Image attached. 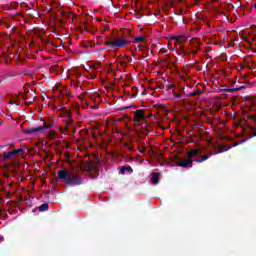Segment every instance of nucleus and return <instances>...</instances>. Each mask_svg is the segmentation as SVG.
Segmentation results:
<instances>
[{
	"mask_svg": "<svg viewBox=\"0 0 256 256\" xmlns=\"http://www.w3.org/2000/svg\"><path fill=\"white\" fill-rule=\"evenodd\" d=\"M58 179L65 185H71V187H77L83 185V179L79 174L69 172L67 169L58 171Z\"/></svg>",
	"mask_w": 256,
	"mask_h": 256,
	"instance_id": "nucleus-1",
	"label": "nucleus"
},
{
	"mask_svg": "<svg viewBox=\"0 0 256 256\" xmlns=\"http://www.w3.org/2000/svg\"><path fill=\"white\" fill-rule=\"evenodd\" d=\"M62 7L63 6L59 2L50 1V8L48 9V11H55V9H57V11H60V15L62 17L60 19V23L62 25H65V23H67V21H75V19H77V14L66 13L63 11Z\"/></svg>",
	"mask_w": 256,
	"mask_h": 256,
	"instance_id": "nucleus-2",
	"label": "nucleus"
},
{
	"mask_svg": "<svg viewBox=\"0 0 256 256\" xmlns=\"http://www.w3.org/2000/svg\"><path fill=\"white\" fill-rule=\"evenodd\" d=\"M54 121L48 120L47 123H43L42 126H38L36 128H30L24 130V135H31V133H41V131L49 130L53 127Z\"/></svg>",
	"mask_w": 256,
	"mask_h": 256,
	"instance_id": "nucleus-3",
	"label": "nucleus"
},
{
	"mask_svg": "<svg viewBox=\"0 0 256 256\" xmlns=\"http://www.w3.org/2000/svg\"><path fill=\"white\" fill-rule=\"evenodd\" d=\"M131 43V40L127 39H116V40H108L105 42V45H108L112 49H123V47H127Z\"/></svg>",
	"mask_w": 256,
	"mask_h": 256,
	"instance_id": "nucleus-4",
	"label": "nucleus"
},
{
	"mask_svg": "<svg viewBox=\"0 0 256 256\" xmlns=\"http://www.w3.org/2000/svg\"><path fill=\"white\" fill-rule=\"evenodd\" d=\"M176 45L179 47V49L182 50V53H184L185 55H187V51L184 48V43H187V41H189V38L187 36H176Z\"/></svg>",
	"mask_w": 256,
	"mask_h": 256,
	"instance_id": "nucleus-5",
	"label": "nucleus"
},
{
	"mask_svg": "<svg viewBox=\"0 0 256 256\" xmlns=\"http://www.w3.org/2000/svg\"><path fill=\"white\" fill-rule=\"evenodd\" d=\"M190 45L192 48H189L188 50H186L187 51L186 55H189V53H191L193 57H195V55H197V51H199L201 46L199 45V42L196 40H191Z\"/></svg>",
	"mask_w": 256,
	"mask_h": 256,
	"instance_id": "nucleus-6",
	"label": "nucleus"
},
{
	"mask_svg": "<svg viewBox=\"0 0 256 256\" xmlns=\"http://www.w3.org/2000/svg\"><path fill=\"white\" fill-rule=\"evenodd\" d=\"M177 165L178 167H183L184 169H191L193 167V160L187 157L186 159L178 161Z\"/></svg>",
	"mask_w": 256,
	"mask_h": 256,
	"instance_id": "nucleus-7",
	"label": "nucleus"
},
{
	"mask_svg": "<svg viewBox=\"0 0 256 256\" xmlns=\"http://www.w3.org/2000/svg\"><path fill=\"white\" fill-rule=\"evenodd\" d=\"M141 119H145V111L143 109L134 112V123H141Z\"/></svg>",
	"mask_w": 256,
	"mask_h": 256,
	"instance_id": "nucleus-8",
	"label": "nucleus"
},
{
	"mask_svg": "<svg viewBox=\"0 0 256 256\" xmlns=\"http://www.w3.org/2000/svg\"><path fill=\"white\" fill-rule=\"evenodd\" d=\"M2 155H3V156H2V161H3V163H5V161H6L7 159H15V155L13 154V151L4 152Z\"/></svg>",
	"mask_w": 256,
	"mask_h": 256,
	"instance_id": "nucleus-9",
	"label": "nucleus"
},
{
	"mask_svg": "<svg viewBox=\"0 0 256 256\" xmlns=\"http://www.w3.org/2000/svg\"><path fill=\"white\" fill-rule=\"evenodd\" d=\"M200 153L201 151L199 149H193L187 153V157L193 160V157H197V155H199Z\"/></svg>",
	"mask_w": 256,
	"mask_h": 256,
	"instance_id": "nucleus-10",
	"label": "nucleus"
},
{
	"mask_svg": "<svg viewBox=\"0 0 256 256\" xmlns=\"http://www.w3.org/2000/svg\"><path fill=\"white\" fill-rule=\"evenodd\" d=\"M65 117H67L66 123H68V125L71 126L73 129V127H75V125H73L74 121H73V117L71 116V112L66 111Z\"/></svg>",
	"mask_w": 256,
	"mask_h": 256,
	"instance_id": "nucleus-11",
	"label": "nucleus"
},
{
	"mask_svg": "<svg viewBox=\"0 0 256 256\" xmlns=\"http://www.w3.org/2000/svg\"><path fill=\"white\" fill-rule=\"evenodd\" d=\"M147 41V38L145 36H138L132 40V43L139 44V43H145Z\"/></svg>",
	"mask_w": 256,
	"mask_h": 256,
	"instance_id": "nucleus-12",
	"label": "nucleus"
},
{
	"mask_svg": "<svg viewBox=\"0 0 256 256\" xmlns=\"http://www.w3.org/2000/svg\"><path fill=\"white\" fill-rule=\"evenodd\" d=\"M125 171H128V173H133V168L131 166H122L120 168V175H125Z\"/></svg>",
	"mask_w": 256,
	"mask_h": 256,
	"instance_id": "nucleus-13",
	"label": "nucleus"
},
{
	"mask_svg": "<svg viewBox=\"0 0 256 256\" xmlns=\"http://www.w3.org/2000/svg\"><path fill=\"white\" fill-rule=\"evenodd\" d=\"M221 91H223L224 93H235L237 91H241V87H237V88H222Z\"/></svg>",
	"mask_w": 256,
	"mask_h": 256,
	"instance_id": "nucleus-14",
	"label": "nucleus"
},
{
	"mask_svg": "<svg viewBox=\"0 0 256 256\" xmlns=\"http://www.w3.org/2000/svg\"><path fill=\"white\" fill-rule=\"evenodd\" d=\"M201 95H203V91H201V89H197L193 92H190L188 97H201Z\"/></svg>",
	"mask_w": 256,
	"mask_h": 256,
	"instance_id": "nucleus-15",
	"label": "nucleus"
},
{
	"mask_svg": "<svg viewBox=\"0 0 256 256\" xmlns=\"http://www.w3.org/2000/svg\"><path fill=\"white\" fill-rule=\"evenodd\" d=\"M209 157H211V154H206L199 158L194 159V161H195V163H203V161H207V159H209Z\"/></svg>",
	"mask_w": 256,
	"mask_h": 256,
	"instance_id": "nucleus-16",
	"label": "nucleus"
},
{
	"mask_svg": "<svg viewBox=\"0 0 256 256\" xmlns=\"http://www.w3.org/2000/svg\"><path fill=\"white\" fill-rule=\"evenodd\" d=\"M159 172H153L152 173V183L153 185H157V183H159Z\"/></svg>",
	"mask_w": 256,
	"mask_h": 256,
	"instance_id": "nucleus-17",
	"label": "nucleus"
},
{
	"mask_svg": "<svg viewBox=\"0 0 256 256\" xmlns=\"http://www.w3.org/2000/svg\"><path fill=\"white\" fill-rule=\"evenodd\" d=\"M39 211L44 212V211H49V204L48 203H43L39 206Z\"/></svg>",
	"mask_w": 256,
	"mask_h": 256,
	"instance_id": "nucleus-18",
	"label": "nucleus"
},
{
	"mask_svg": "<svg viewBox=\"0 0 256 256\" xmlns=\"http://www.w3.org/2000/svg\"><path fill=\"white\" fill-rule=\"evenodd\" d=\"M224 151H229V147L227 145L220 146L219 151L215 152L214 155H217V153H224Z\"/></svg>",
	"mask_w": 256,
	"mask_h": 256,
	"instance_id": "nucleus-19",
	"label": "nucleus"
},
{
	"mask_svg": "<svg viewBox=\"0 0 256 256\" xmlns=\"http://www.w3.org/2000/svg\"><path fill=\"white\" fill-rule=\"evenodd\" d=\"M172 95L173 97H175L176 99H183V94L181 93H177L174 90L172 91Z\"/></svg>",
	"mask_w": 256,
	"mask_h": 256,
	"instance_id": "nucleus-20",
	"label": "nucleus"
},
{
	"mask_svg": "<svg viewBox=\"0 0 256 256\" xmlns=\"http://www.w3.org/2000/svg\"><path fill=\"white\" fill-rule=\"evenodd\" d=\"M138 91L139 90L137 89V87H132V96H131L132 99H135V97H137Z\"/></svg>",
	"mask_w": 256,
	"mask_h": 256,
	"instance_id": "nucleus-21",
	"label": "nucleus"
},
{
	"mask_svg": "<svg viewBox=\"0 0 256 256\" xmlns=\"http://www.w3.org/2000/svg\"><path fill=\"white\" fill-rule=\"evenodd\" d=\"M68 129H71V126L69 125V122H65L64 129L60 128V131H62V133H65V131H67Z\"/></svg>",
	"mask_w": 256,
	"mask_h": 256,
	"instance_id": "nucleus-22",
	"label": "nucleus"
},
{
	"mask_svg": "<svg viewBox=\"0 0 256 256\" xmlns=\"http://www.w3.org/2000/svg\"><path fill=\"white\" fill-rule=\"evenodd\" d=\"M253 121L256 123V117H253ZM251 130L254 131V133L250 135V138L251 137H256V128L255 127H251Z\"/></svg>",
	"mask_w": 256,
	"mask_h": 256,
	"instance_id": "nucleus-23",
	"label": "nucleus"
},
{
	"mask_svg": "<svg viewBox=\"0 0 256 256\" xmlns=\"http://www.w3.org/2000/svg\"><path fill=\"white\" fill-rule=\"evenodd\" d=\"M12 153H13V155L15 157L16 155H19V153H23V149L19 148V149H16V150H12Z\"/></svg>",
	"mask_w": 256,
	"mask_h": 256,
	"instance_id": "nucleus-24",
	"label": "nucleus"
},
{
	"mask_svg": "<svg viewBox=\"0 0 256 256\" xmlns=\"http://www.w3.org/2000/svg\"><path fill=\"white\" fill-rule=\"evenodd\" d=\"M174 3H175L174 1H170V2H165L164 5L165 7H173Z\"/></svg>",
	"mask_w": 256,
	"mask_h": 256,
	"instance_id": "nucleus-25",
	"label": "nucleus"
},
{
	"mask_svg": "<svg viewBox=\"0 0 256 256\" xmlns=\"http://www.w3.org/2000/svg\"><path fill=\"white\" fill-rule=\"evenodd\" d=\"M14 9H17V5L8 6V8H7L8 11H13Z\"/></svg>",
	"mask_w": 256,
	"mask_h": 256,
	"instance_id": "nucleus-26",
	"label": "nucleus"
},
{
	"mask_svg": "<svg viewBox=\"0 0 256 256\" xmlns=\"http://www.w3.org/2000/svg\"><path fill=\"white\" fill-rule=\"evenodd\" d=\"M174 87H175V85L170 84V85L168 86V89H173Z\"/></svg>",
	"mask_w": 256,
	"mask_h": 256,
	"instance_id": "nucleus-27",
	"label": "nucleus"
},
{
	"mask_svg": "<svg viewBox=\"0 0 256 256\" xmlns=\"http://www.w3.org/2000/svg\"><path fill=\"white\" fill-rule=\"evenodd\" d=\"M22 99H24V101H27V98H25V95L22 94Z\"/></svg>",
	"mask_w": 256,
	"mask_h": 256,
	"instance_id": "nucleus-28",
	"label": "nucleus"
},
{
	"mask_svg": "<svg viewBox=\"0 0 256 256\" xmlns=\"http://www.w3.org/2000/svg\"><path fill=\"white\" fill-rule=\"evenodd\" d=\"M125 33H127V34L129 35L130 31H129V30H126V32H125Z\"/></svg>",
	"mask_w": 256,
	"mask_h": 256,
	"instance_id": "nucleus-29",
	"label": "nucleus"
},
{
	"mask_svg": "<svg viewBox=\"0 0 256 256\" xmlns=\"http://www.w3.org/2000/svg\"><path fill=\"white\" fill-rule=\"evenodd\" d=\"M79 99H80V101H83V98L81 96H79Z\"/></svg>",
	"mask_w": 256,
	"mask_h": 256,
	"instance_id": "nucleus-30",
	"label": "nucleus"
},
{
	"mask_svg": "<svg viewBox=\"0 0 256 256\" xmlns=\"http://www.w3.org/2000/svg\"><path fill=\"white\" fill-rule=\"evenodd\" d=\"M13 105V101L10 102Z\"/></svg>",
	"mask_w": 256,
	"mask_h": 256,
	"instance_id": "nucleus-31",
	"label": "nucleus"
}]
</instances>
